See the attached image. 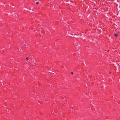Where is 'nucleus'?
I'll list each match as a JSON object with an SVG mask.
<instances>
[{
	"mask_svg": "<svg viewBox=\"0 0 120 120\" xmlns=\"http://www.w3.org/2000/svg\"><path fill=\"white\" fill-rule=\"evenodd\" d=\"M29 60V59H28V57H27V58H26V61H27V60Z\"/></svg>",
	"mask_w": 120,
	"mask_h": 120,
	"instance_id": "2",
	"label": "nucleus"
},
{
	"mask_svg": "<svg viewBox=\"0 0 120 120\" xmlns=\"http://www.w3.org/2000/svg\"><path fill=\"white\" fill-rule=\"evenodd\" d=\"M71 74H73V73L72 72H71Z\"/></svg>",
	"mask_w": 120,
	"mask_h": 120,
	"instance_id": "4",
	"label": "nucleus"
},
{
	"mask_svg": "<svg viewBox=\"0 0 120 120\" xmlns=\"http://www.w3.org/2000/svg\"><path fill=\"white\" fill-rule=\"evenodd\" d=\"M39 2H37L36 3V4H39Z\"/></svg>",
	"mask_w": 120,
	"mask_h": 120,
	"instance_id": "3",
	"label": "nucleus"
},
{
	"mask_svg": "<svg viewBox=\"0 0 120 120\" xmlns=\"http://www.w3.org/2000/svg\"><path fill=\"white\" fill-rule=\"evenodd\" d=\"M114 35H115V36L116 37H117L118 36V34H116V33Z\"/></svg>",
	"mask_w": 120,
	"mask_h": 120,
	"instance_id": "1",
	"label": "nucleus"
},
{
	"mask_svg": "<svg viewBox=\"0 0 120 120\" xmlns=\"http://www.w3.org/2000/svg\"><path fill=\"white\" fill-rule=\"evenodd\" d=\"M52 73V74H54V73Z\"/></svg>",
	"mask_w": 120,
	"mask_h": 120,
	"instance_id": "7",
	"label": "nucleus"
},
{
	"mask_svg": "<svg viewBox=\"0 0 120 120\" xmlns=\"http://www.w3.org/2000/svg\"><path fill=\"white\" fill-rule=\"evenodd\" d=\"M52 73V74H54V73Z\"/></svg>",
	"mask_w": 120,
	"mask_h": 120,
	"instance_id": "6",
	"label": "nucleus"
},
{
	"mask_svg": "<svg viewBox=\"0 0 120 120\" xmlns=\"http://www.w3.org/2000/svg\"><path fill=\"white\" fill-rule=\"evenodd\" d=\"M75 45H77V44L76 43V44H75Z\"/></svg>",
	"mask_w": 120,
	"mask_h": 120,
	"instance_id": "5",
	"label": "nucleus"
}]
</instances>
